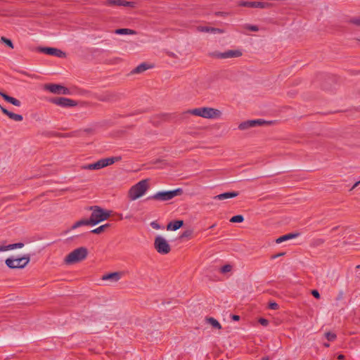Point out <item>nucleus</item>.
Returning <instances> with one entry per match:
<instances>
[{"label":"nucleus","instance_id":"f257e3e1","mask_svg":"<svg viewBox=\"0 0 360 360\" xmlns=\"http://www.w3.org/2000/svg\"><path fill=\"white\" fill-rule=\"evenodd\" d=\"M187 112L205 119H219L222 114L219 110L210 107L197 108L188 110Z\"/></svg>","mask_w":360,"mask_h":360},{"label":"nucleus","instance_id":"f03ea898","mask_svg":"<svg viewBox=\"0 0 360 360\" xmlns=\"http://www.w3.org/2000/svg\"><path fill=\"white\" fill-rule=\"evenodd\" d=\"M148 188V179H143L130 188L128 191V198L131 200H136L142 197Z\"/></svg>","mask_w":360,"mask_h":360},{"label":"nucleus","instance_id":"7ed1b4c3","mask_svg":"<svg viewBox=\"0 0 360 360\" xmlns=\"http://www.w3.org/2000/svg\"><path fill=\"white\" fill-rule=\"evenodd\" d=\"M87 255V248L85 247H80L67 255L64 259V262L68 265L76 264L84 260Z\"/></svg>","mask_w":360,"mask_h":360},{"label":"nucleus","instance_id":"20e7f679","mask_svg":"<svg viewBox=\"0 0 360 360\" xmlns=\"http://www.w3.org/2000/svg\"><path fill=\"white\" fill-rule=\"evenodd\" d=\"M91 210L92 213L89 219L92 226L106 220L110 217L112 213V211L105 210L98 206L91 207Z\"/></svg>","mask_w":360,"mask_h":360},{"label":"nucleus","instance_id":"39448f33","mask_svg":"<svg viewBox=\"0 0 360 360\" xmlns=\"http://www.w3.org/2000/svg\"><path fill=\"white\" fill-rule=\"evenodd\" d=\"M121 160V157H110L108 158H103L94 163L88 164L83 165L82 168L83 169H89V170H98L107 166L111 165L116 162H118Z\"/></svg>","mask_w":360,"mask_h":360},{"label":"nucleus","instance_id":"423d86ee","mask_svg":"<svg viewBox=\"0 0 360 360\" xmlns=\"http://www.w3.org/2000/svg\"><path fill=\"white\" fill-rule=\"evenodd\" d=\"M154 248L161 255H167L171 251V247L168 241L162 236L155 238Z\"/></svg>","mask_w":360,"mask_h":360},{"label":"nucleus","instance_id":"0eeeda50","mask_svg":"<svg viewBox=\"0 0 360 360\" xmlns=\"http://www.w3.org/2000/svg\"><path fill=\"white\" fill-rule=\"evenodd\" d=\"M181 192V190L179 188L169 191H159L155 193L154 195L150 196L148 199L159 201H167L178 195Z\"/></svg>","mask_w":360,"mask_h":360},{"label":"nucleus","instance_id":"6e6552de","mask_svg":"<svg viewBox=\"0 0 360 360\" xmlns=\"http://www.w3.org/2000/svg\"><path fill=\"white\" fill-rule=\"evenodd\" d=\"M30 262V257L25 255L19 258H8L6 260V265L11 269L23 268Z\"/></svg>","mask_w":360,"mask_h":360},{"label":"nucleus","instance_id":"1a4fd4ad","mask_svg":"<svg viewBox=\"0 0 360 360\" xmlns=\"http://www.w3.org/2000/svg\"><path fill=\"white\" fill-rule=\"evenodd\" d=\"M264 124H267V122H266L265 120H264L262 119L248 120V121H245V122H241L238 125V129L240 130H246V129H248L250 128H252V127H257V126L263 125Z\"/></svg>","mask_w":360,"mask_h":360},{"label":"nucleus","instance_id":"9d476101","mask_svg":"<svg viewBox=\"0 0 360 360\" xmlns=\"http://www.w3.org/2000/svg\"><path fill=\"white\" fill-rule=\"evenodd\" d=\"M243 55V53L240 50H228L224 52H217L214 53V56L217 58H238Z\"/></svg>","mask_w":360,"mask_h":360},{"label":"nucleus","instance_id":"9b49d317","mask_svg":"<svg viewBox=\"0 0 360 360\" xmlns=\"http://www.w3.org/2000/svg\"><path fill=\"white\" fill-rule=\"evenodd\" d=\"M39 51L44 53L47 55L57 56L58 58H64L65 57V53L63 52L61 50L58 49L56 48L52 47H41L39 48Z\"/></svg>","mask_w":360,"mask_h":360},{"label":"nucleus","instance_id":"f8f14e48","mask_svg":"<svg viewBox=\"0 0 360 360\" xmlns=\"http://www.w3.org/2000/svg\"><path fill=\"white\" fill-rule=\"evenodd\" d=\"M52 103L58 106H61V107H64V108L72 107V106H75L77 105V103L75 101L68 98H64V97L54 98L52 100Z\"/></svg>","mask_w":360,"mask_h":360},{"label":"nucleus","instance_id":"ddd939ff","mask_svg":"<svg viewBox=\"0 0 360 360\" xmlns=\"http://www.w3.org/2000/svg\"><path fill=\"white\" fill-rule=\"evenodd\" d=\"M122 277V273L120 272H112L107 274H104L101 277L102 281H109L112 283L117 282Z\"/></svg>","mask_w":360,"mask_h":360},{"label":"nucleus","instance_id":"4468645a","mask_svg":"<svg viewBox=\"0 0 360 360\" xmlns=\"http://www.w3.org/2000/svg\"><path fill=\"white\" fill-rule=\"evenodd\" d=\"M238 5L250 8H265L268 6V4L259 1H240Z\"/></svg>","mask_w":360,"mask_h":360},{"label":"nucleus","instance_id":"2eb2a0df","mask_svg":"<svg viewBox=\"0 0 360 360\" xmlns=\"http://www.w3.org/2000/svg\"><path fill=\"white\" fill-rule=\"evenodd\" d=\"M0 109L1 112L6 116H8L10 119L15 121V122H21L23 120V117L21 115L16 114L12 112H10L3 106L0 105Z\"/></svg>","mask_w":360,"mask_h":360},{"label":"nucleus","instance_id":"dca6fc26","mask_svg":"<svg viewBox=\"0 0 360 360\" xmlns=\"http://www.w3.org/2000/svg\"><path fill=\"white\" fill-rule=\"evenodd\" d=\"M107 4L110 6H123L134 7L135 3L132 1H127L124 0H108Z\"/></svg>","mask_w":360,"mask_h":360},{"label":"nucleus","instance_id":"f3484780","mask_svg":"<svg viewBox=\"0 0 360 360\" xmlns=\"http://www.w3.org/2000/svg\"><path fill=\"white\" fill-rule=\"evenodd\" d=\"M0 96H2V98L6 101L13 104L15 106L20 107L21 105V102L18 99L11 97L2 91H0Z\"/></svg>","mask_w":360,"mask_h":360},{"label":"nucleus","instance_id":"a211bd4d","mask_svg":"<svg viewBox=\"0 0 360 360\" xmlns=\"http://www.w3.org/2000/svg\"><path fill=\"white\" fill-rule=\"evenodd\" d=\"M237 192H226L217 195H215L213 198L214 200H224L228 198H232L238 196Z\"/></svg>","mask_w":360,"mask_h":360},{"label":"nucleus","instance_id":"6ab92c4d","mask_svg":"<svg viewBox=\"0 0 360 360\" xmlns=\"http://www.w3.org/2000/svg\"><path fill=\"white\" fill-rule=\"evenodd\" d=\"M300 235V233H288V234H285V235H283L279 238H278L276 240V243H281L284 241H286V240H290V239H293V238H297L298 236Z\"/></svg>","mask_w":360,"mask_h":360},{"label":"nucleus","instance_id":"aec40b11","mask_svg":"<svg viewBox=\"0 0 360 360\" xmlns=\"http://www.w3.org/2000/svg\"><path fill=\"white\" fill-rule=\"evenodd\" d=\"M184 224V221L182 220H176L174 221H171L168 224L167 226V230L176 231L180 229Z\"/></svg>","mask_w":360,"mask_h":360},{"label":"nucleus","instance_id":"412c9836","mask_svg":"<svg viewBox=\"0 0 360 360\" xmlns=\"http://www.w3.org/2000/svg\"><path fill=\"white\" fill-rule=\"evenodd\" d=\"M61 86L60 84H46L44 89L53 94H60Z\"/></svg>","mask_w":360,"mask_h":360},{"label":"nucleus","instance_id":"4be33fe9","mask_svg":"<svg viewBox=\"0 0 360 360\" xmlns=\"http://www.w3.org/2000/svg\"><path fill=\"white\" fill-rule=\"evenodd\" d=\"M88 225H91V222L90 221V219H81L79 221H77V222H75L71 227V230H74V229H76L80 226H88Z\"/></svg>","mask_w":360,"mask_h":360},{"label":"nucleus","instance_id":"5701e85b","mask_svg":"<svg viewBox=\"0 0 360 360\" xmlns=\"http://www.w3.org/2000/svg\"><path fill=\"white\" fill-rule=\"evenodd\" d=\"M150 68L151 67L148 65L146 63H141V65H138L134 70H133L132 73H141Z\"/></svg>","mask_w":360,"mask_h":360},{"label":"nucleus","instance_id":"b1692460","mask_svg":"<svg viewBox=\"0 0 360 360\" xmlns=\"http://www.w3.org/2000/svg\"><path fill=\"white\" fill-rule=\"evenodd\" d=\"M206 321L213 328H217V329H221V324L219 323V322L217 319H214L212 317H210V318H207Z\"/></svg>","mask_w":360,"mask_h":360},{"label":"nucleus","instance_id":"393cba45","mask_svg":"<svg viewBox=\"0 0 360 360\" xmlns=\"http://www.w3.org/2000/svg\"><path fill=\"white\" fill-rule=\"evenodd\" d=\"M115 33L117 34H134L135 32L130 29L122 28L115 30Z\"/></svg>","mask_w":360,"mask_h":360},{"label":"nucleus","instance_id":"a878e982","mask_svg":"<svg viewBox=\"0 0 360 360\" xmlns=\"http://www.w3.org/2000/svg\"><path fill=\"white\" fill-rule=\"evenodd\" d=\"M109 226H110L109 224H103V225H101V226L97 227L96 229H93L91 232L93 233H95V234H99V233H102L103 231H104Z\"/></svg>","mask_w":360,"mask_h":360},{"label":"nucleus","instance_id":"bb28decb","mask_svg":"<svg viewBox=\"0 0 360 360\" xmlns=\"http://www.w3.org/2000/svg\"><path fill=\"white\" fill-rule=\"evenodd\" d=\"M244 221V217L242 215H235L232 217L230 221L232 223H241Z\"/></svg>","mask_w":360,"mask_h":360},{"label":"nucleus","instance_id":"cd10ccee","mask_svg":"<svg viewBox=\"0 0 360 360\" xmlns=\"http://www.w3.org/2000/svg\"><path fill=\"white\" fill-rule=\"evenodd\" d=\"M232 270V266L231 264H225L221 268V273L226 274Z\"/></svg>","mask_w":360,"mask_h":360},{"label":"nucleus","instance_id":"c85d7f7f","mask_svg":"<svg viewBox=\"0 0 360 360\" xmlns=\"http://www.w3.org/2000/svg\"><path fill=\"white\" fill-rule=\"evenodd\" d=\"M23 246H24V243H14V244L8 245V248L10 250H13V249H16V248H21Z\"/></svg>","mask_w":360,"mask_h":360},{"label":"nucleus","instance_id":"c756f323","mask_svg":"<svg viewBox=\"0 0 360 360\" xmlns=\"http://www.w3.org/2000/svg\"><path fill=\"white\" fill-rule=\"evenodd\" d=\"M325 336L328 341H334L336 339V335L333 333L328 332Z\"/></svg>","mask_w":360,"mask_h":360},{"label":"nucleus","instance_id":"7c9ffc66","mask_svg":"<svg viewBox=\"0 0 360 360\" xmlns=\"http://www.w3.org/2000/svg\"><path fill=\"white\" fill-rule=\"evenodd\" d=\"M244 27L246 30H248L252 32H257L259 31V27L257 25H244Z\"/></svg>","mask_w":360,"mask_h":360},{"label":"nucleus","instance_id":"2f4dec72","mask_svg":"<svg viewBox=\"0 0 360 360\" xmlns=\"http://www.w3.org/2000/svg\"><path fill=\"white\" fill-rule=\"evenodd\" d=\"M349 22L356 26H360V17H354L349 20Z\"/></svg>","mask_w":360,"mask_h":360},{"label":"nucleus","instance_id":"473e14b6","mask_svg":"<svg viewBox=\"0 0 360 360\" xmlns=\"http://www.w3.org/2000/svg\"><path fill=\"white\" fill-rule=\"evenodd\" d=\"M210 28L211 27L207 26H198L197 30L201 32H210Z\"/></svg>","mask_w":360,"mask_h":360},{"label":"nucleus","instance_id":"72a5a7b5","mask_svg":"<svg viewBox=\"0 0 360 360\" xmlns=\"http://www.w3.org/2000/svg\"><path fill=\"white\" fill-rule=\"evenodd\" d=\"M1 41L4 42L10 48L13 49V42L10 39L3 37H1Z\"/></svg>","mask_w":360,"mask_h":360},{"label":"nucleus","instance_id":"f704fd0d","mask_svg":"<svg viewBox=\"0 0 360 360\" xmlns=\"http://www.w3.org/2000/svg\"><path fill=\"white\" fill-rule=\"evenodd\" d=\"M210 32L214 33V34H222V33H224V30L221 29H219V28L211 27Z\"/></svg>","mask_w":360,"mask_h":360},{"label":"nucleus","instance_id":"c9c22d12","mask_svg":"<svg viewBox=\"0 0 360 360\" xmlns=\"http://www.w3.org/2000/svg\"><path fill=\"white\" fill-rule=\"evenodd\" d=\"M60 94H63V95L70 94V90L68 88H66L63 86H61Z\"/></svg>","mask_w":360,"mask_h":360},{"label":"nucleus","instance_id":"e433bc0d","mask_svg":"<svg viewBox=\"0 0 360 360\" xmlns=\"http://www.w3.org/2000/svg\"><path fill=\"white\" fill-rule=\"evenodd\" d=\"M259 323L264 326H266L269 324V321L266 319L260 318L259 319Z\"/></svg>","mask_w":360,"mask_h":360},{"label":"nucleus","instance_id":"4c0bfd02","mask_svg":"<svg viewBox=\"0 0 360 360\" xmlns=\"http://www.w3.org/2000/svg\"><path fill=\"white\" fill-rule=\"evenodd\" d=\"M150 226L154 229H156V230H158V229H160V226L158 223H157L156 221H152L150 223Z\"/></svg>","mask_w":360,"mask_h":360},{"label":"nucleus","instance_id":"58836bf2","mask_svg":"<svg viewBox=\"0 0 360 360\" xmlns=\"http://www.w3.org/2000/svg\"><path fill=\"white\" fill-rule=\"evenodd\" d=\"M311 294H312V295H313L314 297H316V298H317V299H319V298H320V294H319V292H318V290H313L311 291Z\"/></svg>","mask_w":360,"mask_h":360},{"label":"nucleus","instance_id":"ea45409f","mask_svg":"<svg viewBox=\"0 0 360 360\" xmlns=\"http://www.w3.org/2000/svg\"><path fill=\"white\" fill-rule=\"evenodd\" d=\"M7 250H10L8 245H0V252H5Z\"/></svg>","mask_w":360,"mask_h":360},{"label":"nucleus","instance_id":"a19ab883","mask_svg":"<svg viewBox=\"0 0 360 360\" xmlns=\"http://www.w3.org/2000/svg\"><path fill=\"white\" fill-rule=\"evenodd\" d=\"M269 307H270V309H278V304H276V302H273V303H271V304H269Z\"/></svg>","mask_w":360,"mask_h":360},{"label":"nucleus","instance_id":"79ce46f5","mask_svg":"<svg viewBox=\"0 0 360 360\" xmlns=\"http://www.w3.org/2000/svg\"><path fill=\"white\" fill-rule=\"evenodd\" d=\"M231 319L233 320V321H239L240 319V316L238 315H232L231 316Z\"/></svg>","mask_w":360,"mask_h":360},{"label":"nucleus","instance_id":"37998d69","mask_svg":"<svg viewBox=\"0 0 360 360\" xmlns=\"http://www.w3.org/2000/svg\"><path fill=\"white\" fill-rule=\"evenodd\" d=\"M284 254H285L284 252H281V253H279V254H278V255H276L272 256V257H271V258H272V259H276V258H277L278 257H280V256L283 255Z\"/></svg>","mask_w":360,"mask_h":360},{"label":"nucleus","instance_id":"c03bdc74","mask_svg":"<svg viewBox=\"0 0 360 360\" xmlns=\"http://www.w3.org/2000/svg\"><path fill=\"white\" fill-rule=\"evenodd\" d=\"M360 184V180L359 181H356L352 186V189H354L356 187H357Z\"/></svg>","mask_w":360,"mask_h":360},{"label":"nucleus","instance_id":"a18cd8bd","mask_svg":"<svg viewBox=\"0 0 360 360\" xmlns=\"http://www.w3.org/2000/svg\"><path fill=\"white\" fill-rule=\"evenodd\" d=\"M338 359H339V360H343V359H345V356H344L343 354H339V355L338 356Z\"/></svg>","mask_w":360,"mask_h":360},{"label":"nucleus","instance_id":"49530a36","mask_svg":"<svg viewBox=\"0 0 360 360\" xmlns=\"http://www.w3.org/2000/svg\"><path fill=\"white\" fill-rule=\"evenodd\" d=\"M131 217V215H129V214L125 216V219H130Z\"/></svg>","mask_w":360,"mask_h":360},{"label":"nucleus","instance_id":"de8ad7c7","mask_svg":"<svg viewBox=\"0 0 360 360\" xmlns=\"http://www.w3.org/2000/svg\"><path fill=\"white\" fill-rule=\"evenodd\" d=\"M324 346L326 347H328L330 346V345L328 343H324Z\"/></svg>","mask_w":360,"mask_h":360},{"label":"nucleus","instance_id":"09e8293b","mask_svg":"<svg viewBox=\"0 0 360 360\" xmlns=\"http://www.w3.org/2000/svg\"><path fill=\"white\" fill-rule=\"evenodd\" d=\"M119 215H120V219H123L122 214H119Z\"/></svg>","mask_w":360,"mask_h":360},{"label":"nucleus","instance_id":"8fccbe9b","mask_svg":"<svg viewBox=\"0 0 360 360\" xmlns=\"http://www.w3.org/2000/svg\"><path fill=\"white\" fill-rule=\"evenodd\" d=\"M214 226H215V224H213L212 226H210V229H213Z\"/></svg>","mask_w":360,"mask_h":360},{"label":"nucleus","instance_id":"3c124183","mask_svg":"<svg viewBox=\"0 0 360 360\" xmlns=\"http://www.w3.org/2000/svg\"><path fill=\"white\" fill-rule=\"evenodd\" d=\"M262 359H263V360H269V359H268V358H263Z\"/></svg>","mask_w":360,"mask_h":360},{"label":"nucleus","instance_id":"603ef678","mask_svg":"<svg viewBox=\"0 0 360 360\" xmlns=\"http://www.w3.org/2000/svg\"><path fill=\"white\" fill-rule=\"evenodd\" d=\"M356 268L360 269V265L356 266Z\"/></svg>","mask_w":360,"mask_h":360}]
</instances>
